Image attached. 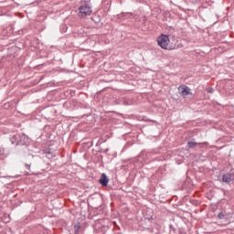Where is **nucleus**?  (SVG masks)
Instances as JSON below:
<instances>
[{
  "instance_id": "9",
  "label": "nucleus",
  "mask_w": 234,
  "mask_h": 234,
  "mask_svg": "<svg viewBox=\"0 0 234 234\" xmlns=\"http://www.w3.org/2000/svg\"><path fill=\"white\" fill-rule=\"evenodd\" d=\"M26 169H27V171H30V165H26Z\"/></svg>"
},
{
  "instance_id": "2",
  "label": "nucleus",
  "mask_w": 234,
  "mask_h": 234,
  "mask_svg": "<svg viewBox=\"0 0 234 234\" xmlns=\"http://www.w3.org/2000/svg\"><path fill=\"white\" fill-rule=\"evenodd\" d=\"M92 14V8L85 4L79 8V17H87Z\"/></svg>"
},
{
  "instance_id": "3",
  "label": "nucleus",
  "mask_w": 234,
  "mask_h": 234,
  "mask_svg": "<svg viewBox=\"0 0 234 234\" xmlns=\"http://www.w3.org/2000/svg\"><path fill=\"white\" fill-rule=\"evenodd\" d=\"M179 94L183 98H187V96H193V93L191 92V89L186 85H181L178 87Z\"/></svg>"
},
{
  "instance_id": "4",
  "label": "nucleus",
  "mask_w": 234,
  "mask_h": 234,
  "mask_svg": "<svg viewBox=\"0 0 234 234\" xmlns=\"http://www.w3.org/2000/svg\"><path fill=\"white\" fill-rule=\"evenodd\" d=\"M233 180H234L233 172L227 173L222 176V182H225L226 184H229V182H233Z\"/></svg>"
},
{
  "instance_id": "8",
  "label": "nucleus",
  "mask_w": 234,
  "mask_h": 234,
  "mask_svg": "<svg viewBox=\"0 0 234 234\" xmlns=\"http://www.w3.org/2000/svg\"><path fill=\"white\" fill-rule=\"evenodd\" d=\"M218 217V218H224L225 216L222 212H220Z\"/></svg>"
},
{
  "instance_id": "7",
  "label": "nucleus",
  "mask_w": 234,
  "mask_h": 234,
  "mask_svg": "<svg viewBox=\"0 0 234 234\" xmlns=\"http://www.w3.org/2000/svg\"><path fill=\"white\" fill-rule=\"evenodd\" d=\"M207 90V92H210V93L215 92V90L213 88H208Z\"/></svg>"
},
{
  "instance_id": "5",
  "label": "nucleus",
  "mask_w": 234,
  "mask_h": 234,
  "mask_svg": "<svg viewBox=\"0 0 234 234\" xmlns=\"http://www.w3.org/2000/svg\"><path fill=\"white\" fill-rule=\"evenodd\" d=\"M100 184H101V186H108L109 184V177H107V175L102 174L100 179Z\"/></svg>"
},
{
  "instance_id": "1",
  "label": "nucleus",
  "mask_w": 234,
  "mask_h": 234,
  "mask_svg": "<svg viewBox=\"0 0 234 234\" xmlns=\"http://www.w3.org/2000/svg\"><path fill=\"white\" fill-rule=\"evenodd\" d=\"M157 43L159 45V47H161V48H164L165 50H172L176 48V47L171 48L169 47V36L166 35H161L158 38H157Z\"/></svg>"
},
{
  "instance_id": "11",
  "label": "nucleus",
  "mask_w": 234,
  "mask_h": 234,
  "mask_svg": "<svg viewBox=\"0 0 234 234\" xmlns=\"http://www.w3.org/2000/svg\"><path fill=\"white\" fill-rule=\"evenodd\" d=\"M27 175H29V173H28V172H27Z\"/></svg>"
},
{
  "instance_id": "6",
  "label": "nucleus",
  "mask_w": 234,
  "mask_h": 234,
  "mask_svg": "<svg viewBox=\"0 0 234 234\" xmlns=\"http://www.w3.org/2000/svg\"><path fill=\"white\" fill-rule=\"evenodd\" d=\"M187 145L189 149H195L197 145H200V144L195 142V140H191L190 142L187 143Z\"/></svg>"
},
{
  "instance_id": "10",
  "label": "nucleus",
  "mask_w": 234,
  "mask_h": 234,
  "mask_svg": "<svg viewBox=\"0 0 234 234\" xmlns=\"http://www.w3.org/2000/svg\"><path fill=\"white\" fill-rule=\"evenodd\" d=\"M0 154H3V149L0 148Z\"/></svg>"
}]
</instances>
